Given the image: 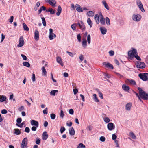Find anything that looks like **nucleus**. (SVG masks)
Masks as SVG:
<instances>
[{
  "instance_id": "34",
  "label": "nucleus",
  "mask_w": 148,
  "mask_h": 148,
  "mask_svg": "<svg viewBox=\"0 0 148 148\" xmlns=\"http://www.w3.org/2000/svg\"><path fill=\"white\" fill-rule=\"evenodd\" d=\"M85 146L82 143L79 144L77 147V148H85Z\"/></svg>"
},
{
  "instance_id": "36",
  "label": "nucleus",
  "mask_w": 148,
  "mask_h": 148,
  "mask_svg": "<svg viewBox=\"0 0 148 148\" xmlns=\"http://www.w3.org/2000/svg\"><path fill=\"white\" fill-rule=\"evenodd\" d=\"M23 64L24 66L28 67H29L30 66V64L27 62H24Z\"/></svg>"
},
{
  "instance_id": "32",
  "label": "nucleus",
  "mask_w": 148,
  "mask_h": 148,
  "mask_svg": "<svg viewBox=\"0 0 148 148\" xmlns=\"http://www.w3.org/2000/svg\"><path fill=\"white\" fill-rule=\"evenodd\" d=\"M23 28L24 29V30H25L27 31L29 30V28L25 23H23Z\"/></svg>"
},
{
  "instance_id": "15",
  "label": "nucleus",
  "mask_w": 148,
  "mask_h": 148,
  "mask_svg": "<svg viewBox=\"0 0 148 148\" xmlns=\"http://www.w3.org/2000/svg\"><path fill=\"white\" fill-rule=\"evenodd\" d=\"M31 123L32 125L36 127H38L39 126V123L38 122L34 120H32L31 121Z\"/></svg>"
},
{
  "instance_id": "49",
  "label": "nucleus",
  "mask_w": 148,
  "mask_h": 148,
  "mask_svg": "<svg viewBox=\"0 0 148 148\" xmlns=\"http://www.w3.org/2000/svg\"><path fill=\"white\" fill-rule=\"evenodd\" d=\"M134 57H135L136 59H137V60H141V58H140L139 56L137 55V54H136V55Z\"/></svg>"
},
{
  "instance_id": "30",
  "label": "nucleus",
  "mask_w": 148,
  "mask_h": 148,
  "mask_svg": "<svg viewBox=\"0 0 148 148\" xmlns=\"http://www.w3.org/2000/svg\"><path fill=\"white\" fill-rule=\"evenodd\" d=\"M86 14L89 17H92L94 15V13L92 11H89L87 12Z\"/></svg>"
},
{
  "instance_id": "7",
  "label": "nucleus",
  "mask_w": 148,
  "mask_h": 148,
  "mask_svg": "<svg viewBox=\"0 0 148 148\" xmlns=\"http://www.w3.org/2000/svg\"><path fill=\"white\" fill-rule=\"evenodd\" d=\"M136 3L138 7L139 8L141 11L143 12H145V10L143 8V5L140 0H137L136 1Z\"/></svg>"
},
{
  "instance_id": "22",
  "label": "nucleus",
  "mask_w": 148,
  "mask_h": 148,
  "mask_svg": "<svg viewBox=\"0 0 148 148\" xmlns=\"http://www.w3.org/2000/svg\"><path fill=\"white\" fill-rule=\"evenodd\" d=\"M62 10V8L60 6H58L57 9V12L56 13V14L57 16H59L60 15L61 12Z\"/></svg>"
},
{
  "instance_id": "4",
  "label": "nucleus",
  "mask_w": 148,
  "mask_h": 148,
  "mask_svg": "<svg viewBox=\"0 0 148 148\" xmlns=\"http://www.w3.org/2000/svg\"><path fill=\"white\" fill-rule=\"evenodd\" d=\"M139 77L144 81L148 80V73H140L139 74Z\"/></svg>"
},
{
  "instance_id": "61",
  "label": "nucleus",
  "mask_w": 148,
  "mask_h": 148,
  "mask_svg": "<svg viewBox=\"0 0 148 148\" xmlns=\"http://www.w3.org/2000/svg\"><path fill=\"white\" fill-rule=\"evenodd\" d=\"M116 136L115 134H113L112 136V140H116Z\"/></svg>"
},
{
  "instance_id": "43",
  "label": "nucleus",
  "mask_w": 148,
  "mask_h": 148,
  "mask_svg": "<svg viewBox=\"0 0 148 148\" xmlns=\"http://www.w3.org/2000/svg\"><path fill=\"white\" fill-rule=\"evenodd\" d=\"M97 91L98 92L99 97L101 98L102 99H103V97L102 93L100 91H99V89H97Z\"/></svg>"
},
{
  "instance_id": "35",
  "label": "nucleus",
  "mask_w": 148,
  "mask_h": 148,
  "mask_svg": "<svg viewBox=\"0 0 148 148\" xmlns=\"http://www.w3.org/2000/svg\"><path fill=\"white\" fill-rule=\"evenodd\" d=\"M93 99L96 102H99V100L97 97V95L96 94H94L93 95Z\"/></svg>"
},
{
  "instance_id": "59",
  "label": "nucleus",
  "mask_w": 148,
  "mask_h": 148,
  "mask_svg": "<svg viewBox=\"0 0 148 148\" xmlns=\"http://www.w3.org/2000/svg\"><path fill=\"white\" fill-rule=\"evenodd\" d=\"M1 113L2 114H5L7 113V111L5 109H3L1 111Z\"/></svg>"
},
{
  "instance_id": "28",
  "label": "nucleus",
  "mask_w": 148,
  "mask_h": 148,
  "mask_svg": "<svg viewBox=\"0 0 148 148\" xmlns=\"http://www.w3.org/2000/svg\"><path fill=\"white\" fill-rule=\"evenodd\" d=\"M69 134L71 135H73L75 134V132L73 127H71L69 129Z\"/></svg>"
},
{
  "instance_id": "16",
  "label": "nucleus",
  "mask_w": 148,
  "mask_h": 148,
  "mask_svg": "<svg viewBox=\"0 0 148 148\" xmlns=\"http://www.w3.org/2000/svg\"><path fill=\"white\" fill-rule=\"evenodd\" d=\"M76 10L79 12H83V10L81 6L78 4H76L75 6Z\"/></svg>"
},
{
  "instance_id": "3",
  "label": "nucleus",
  "mask_w": 148,
  "mask_h": 148,
  "mask_svg": "<svg viewBox=\"0 0 148 148\" xmlns=\"http://www.w3.org/2000/svg\"><path fill=\"white\" fill-rule=\"evenodd\" d=\"M142 18L141 15L137 14H134L132 16V20L135 21H140Z\"/></svg>"
},
{
  "instance_id": "5",
  "label": "nucleus",
  "mask_w": 148,
  "mask_h": 148,
  "mask_svg": "<svg viewBox=\"0 0 148 148\" xmlns=\"http://www.w3.org/2000/svg\"><path fill=\"white\" fill-rule=\"evenodd\" d=\"M136 66L137 68L143 69L145 67V64L143 62L140 61L137 62L136 64Z\"/></svg>"
},
{
  "instance_id": "52",
  "label": "nucleus",
  "mask_w": 148,
  "mask_h": 148,
  "mask_svg": "<svg viewBox=\"0 0 148 148\" xmlns=\"http://www.w3.org/2000/svg\"><path fill=\"white\" fill-rule=\"evenodd\" d=\"M44 114H47L48 113V108H46L43 111Z\"/></svg>"
},
{
  "instance_id": "60",
  "label": "nucleus",
  "mask_w": 148,
  "mask_h": 148,
  "mask_svg": "<svg viewBox=\"0 0 148 148\" xmlns=\"http://www.w3.org/2000/svg\"><path fill=\"white\" fill-rule=\"evenodd\" d=\"M5 37V36L3 35V34H1V42H2L4 40Z\"/></svg>"
},
{
  "instance_id": "39",
  "label": "nucleus",
  "mask_w": 148,
  "mask_h": 148,
  "mask_svg": "<svg viewBox=\"0 0 148 148\" xmlns=\"http://www.w3.org/2000/svg\"><path fill=\"white\" fill-rule=\"evenodd\" d=\"M106 22L107 25H110V21L109 18L108 17H106Z\"/></svg>"
},
{
  "instance_id": "17",
  "label": "nucleus",
  "mask_w": 148,
  "mask_h": 148,
  "mask_svg": "<svg viewBox=\"0 0 148 148\" xmlns=\"http://www.w3.org/2000/svg\"><path fill=\"white\" fill-rule=\"evenodd\" d=\"M100 21L101 23L103 25L105 24V19L101 14H100Z\"/></svg>"
},
{
  "instance_id": "46",
  "label": "nucleus",
  "mask_w": 148,
  "mask_h": 148,
  "mask_svg": "<svg viewBox=\"0 0 148 148\" xmlns=\"http://www.w3.org/2000/svg\"><path fill=\"white\" fill-rule=\"evenodd\" d=\"M56 60L58 63H59L61 62V59L60 57H57L56 58Z\"/></svg>"
},
{
  "instance_id": "12",
  "label": "nucleus",
  "mask_w": 148,
  "mask_h": 148,
  "mask_svg": "<svg viewBox=\"0 0 148 148\" xmlns=\"http://www.w3.org/2000/svg\"><path fill=\"white\" fill-rule=\"evenodd\" d=\"M19 42V44L17 46L18 47H21L23 46L24 45V42L22 36L20 37Z\"/></svg>"
},
{
  "instance_id": "27",
  "label": "nucleus",
  "mask_w": 148,
  "mask_h": 148,
  "mask_svg": "<svg viewBox=\"0 0 148 148\" xmlns=\"http://www.w3.org/2000/svg\"><path fill=\"white\" fill-rule=\"evenodd\" d=\"M46 12H50V13L51 14H54L56 12V10H53L52 8H49L48 10H46Z\"/></svg>"
},
{
  "instance_id": "56",
  "label": "nucleus",
  "mask_w": 148,
  "mask_h": 148,
  "mask_svg": "<svg viewBox=\"0 0 148 148\" xmlns=\"http://www.w3.org/2000/svg\"><path fill=\"white\" fill-rule=\"evenodd\" d=\"M25 131L27 133H29L30 131V129L29 127H25Z\"/></svg>"
},
{
  "instance_id": "29",
  "label": "nucleus",
  "mask_w": 148,
  "mask_h": 148,
  "mask_svg": "<svg viewBox=\"0 0 148 148\" xmlns=\"http://www.w3.org/2000/svg\"><path fill=\"white\" fill-rule=\"evenodd\" d=\"M87 23L89 25L90 28L92 27V26L93 23L90 18H88L87 20Z\"/></svg>"
},
{
  "instance_id": "10",
  "label": "nucleus",
  "mask_w": 148,
  "mask_h": 148,
  "mask_svg": "<svg viewBox=\"0 0 148 148\" xmlns=\"http://www.w3.org/2000/svg\"><path fill=\"white\" fill-rule=\"evenodd\" d=\"M107 127L109 130H113L115 128L114 124L112 123H110L107 125Z\"/></svg>"
},
{
  "instance_id": "58",
  "label": "nucleus",
  "mask_w": 148,
  "mask_h": 148,
  "mask_svg": "<svg viewBox=\"0 0 148 148\" xmlns=\"http://www.w3.org/2000/svg\"><path fill=\"white\" fill-rule=\"evenodd\" d=\"M69 113L70 114H73L74 113L73 110L72 109H70L69 111Z\"/></svg>"
},
{
  "instance_id": "44",
  "label": "nucleus",
  "mask_w": 148,
  "mask_h": 148,
  "mask_svg": "<svg viewBox=\"0 0 148 148\" xmlns=\"http://www.w3.org/2000/svg\"><path fill=\"white\" fill-rule=\"evenodd\" d=\"M77 24H73L71 25V28L74 30H75L76 29Z\"/></svg>"
},
{
  "instance_id": "62",
  "label": "nucleus",
  "mask_w": 148,
  "mask_h": 148,
  "mask_svg": "<svg viewBox=\"0 0 148 148\" xmlns=\"http://www.w3.org/2000/svg\"><path fill=\"white\" fill-rule=\"evenodd\" d=\"M100 140L102 142H104L105 141V138L104 136H101L100 138Z\"/></svg>"
},
{
  "instance_id": "9",
  "label": "nucleus",
  "mask_w": 148,
  "mask_h": 148,
  "mask_svg": "<svg viewBox=\"0 0 148 148\" xmlns=\"http://www.w3.org/2000/svg\"><path fill=\"white\" fill-rule=\"evenodd\" d=\"M49 38L50 40H52L54 36L55 38L56 35L53 32V30L51 29L50 28L49 29Z\"/></svg>"
},
{
  "instance_id": "19",
  "label": "nucleus",
  "mask_w": 148,
  "mask_h": 148,
  "mask_svg": "<svg viewBox=\"0 0 148 148\" xmlns=\"http://www.w3.org/2000/svg\"><path fill=\"white\" fill-rule=\"evenodd\" d=\"M82 44L84 48H86L87 46V41L85 39L82 40Z\"/></svg>"
},
{
  "instance_id": "6",
  "label": "nucleus",
  "mask_w": 148,
  "mask_h": 148,
  "mask_svg": "<svg viewBox=\"0 0 148 148\" xmlns=\"http://www.w3.org/2000/svg\"><path fill=\"white\" fill-rule=\"evenodd\" d=\"M80 28V29L82 31H84L85 30V27L83 22L81 21H79L77 23Z\"/></svg>"
},
{
  "instance_id": "23",
  "label": "nucleus",
  "mask_w": 148,
  "mask_h": 148,
  "mask_svg": "<svg viewBox=\"0 0 148 148\" xmlns=\"http://www.w3.org/2000/svg\"><path fill=\"white\" fill-rule=\"evenodd\" d=\"M48 135L47 134L46 132L45 131L43 132L42 135V138L43 140H46L48 138Z\"/></svg>"
},
{
  "instance_id": "42",
  "label": "nucleus",
  "mask_w": 148,
  "mask_h": 148,
  "mask_svg": "<svg viewBox=\"0 0 148 148\" xmlns=\"http://www.w3.org/2000/svg\"><path fill=\"white\" fill-rule=\"evenodd\" d=\"M87 40L88 44H90L91 42V37L90 34H88L87 37Z\"/></svg>"
},
{
  "instance_id": "50",
  "label": "nucleus",
  "mask_w": 148,
  "mask_h": 148,
  "mask_svg": "<svg viewBox=\"0 0 148 148\" xmlns=\"http://www.w3.org/2000/svg\"><path fill=\"white\" fill-rule=\"evenodd\" d=\"M77 39L79 42H81V36L80 35V34H79L77 35Z\"/></svg>"
},
{
  "instance_id": "54",
  "label": "nucleus",
  "mask_w": 148,
  "mask_h": 148,
  "mask_svg": "<svg viewBox=\"0 0 148 148\" xmlns=\"http://www.w3.org/2000/svg\"><path fill=\"white\" fill-rule=\"evenodd\" d=\"M109 55L111 56H113L114 54V52L112 50H111L109 52Z\"/></svg>"
},
{
  "instance_id": "25",
  "label": "nucleus",
  "mask_w": 148,
  "mask_h": 148,
  "mask_svg": "<svg viewBox=\"0 0 148 148\" xmlns=\"http://www.w3.org/2000/svg\"><path fill=\"white\" fill-rule=\"evenodd\" d=\"M102 3V4L104 5L105 8L107 9L108 10H109V7L108 6V5H107V3L106 2V1L105 0H103Z\"/></svg>"
},
{
  "instance_id": "31",
  "label": "nucleus",
  "mask_w": 148,
  "mask_h": 148,
  "mask_svg": "<svg viewBox=\"0 0 148 148\" xmlns=\"http://www.w3.org/2000/svg\"><path fill=\"white\" fill-rule=\"evenodd\" d=\"M6 97L5 96L0 95V101L1 102L4 101L6 100Z\"/></svg>"
},
{
  "instance_id": "11",
  "label": "nucleus",
  "mask_w": 148,
  "mask_h": 148,
  "mask_svg": "<svg viewBox=\"0 0 148 148\" xmlns=\"http://www.w3.org/2000/svg\"><path fill=\"white\" fill-rule=\"evenodd\" d=\"M45 1L53 6H55V5L56 4V1L55 0H45Z\"/></svg>"
},
{
  "instance_id": "48",
  "label": "nucleus",
  "mask_w": 148,
  "mask_h": 148,
  "mask_svg": "<svg viewBox=\"0 0 148 148\" xmlns=\"http://www.w3.org/2000/svg\"><path fill=\"white\" fill-rule=\"evenodd\" d=\"M66 130V129L65 127H61L60 128V132L61 134H62L63 132L65 131Z\"/></svg>"
},
{
  "instance_id": "13",
  "label": "nucleus",
  "mask_w": 148,
  "mask_h": 148,
  "mask_svg": "<svg viewBox=\"0 0 148 148\" xmlns=\"http://www.w3.org/2000/svg\"><path fill=\"white\" fill-rule=\"evenodd\" d=\"M125 82L127 84H130L132 85H135L136 84V82L133 79H127L126 80Z\"/></svg>"
},
{
  "instance_id": "14",
  "label": "nucleus",
  "mask_w": 148,
  "mask_h": 148,
  "mask_svg": "<svg viewBox=\"0 0 148 148\" xmlns=\"http://www.w3.org/2000/svg\"><path fill=\"white\" fill-rule=\"evenodd\" d=\"M39 38V33L38 31L36 29L34 32V39L36 41H38Z\"/></svg>"
},
{
  "instance_id": "37",
  "label": "nucleus",
  "mask_w": 148,
  "mask_h": 148,
  "mask_svg": "<svg viewBox=\"0 0 148 148\" xmlns=\"http://www.w3.org/2000/svg\"><path fill=\"white\" fill-rule=\"evenodd\" d=\"M15 131L14 133L16 135H19L21 134V132L20 130L18 129H14Z\"/></svg>"
},
{
  "instance_id": "45",
  "label": "nucleus",
  "mask_w": 148,
  "mask_h": 148,
  "mask_svg": "<svg viewBox=\"0 0 148 148\" xmlns=\"http://www.w3.org/2000/svg\"><path fill=\"white\" fill-rule=\"evenodd\" d=\"M56 117V115L54 113H52L50 114V117L51 119L54 120L55 119Z\"/></svg>"
},
{
  "instance_id": "40",
  "label": "nucleus",
  "mask_w": 148,
  "mask_h": 148,
  "mask_svg": "<svg viewBox=\"0 0 148 148\" xmlns=\"http://www.w3.org/2000/svg\"><path fill=\"white\" fill-rule=\"evenodd\" d=\"M42 23H43V25L44 26H46V23L45 19L44 17H41Z\"/></svg>"
},
{
  "instance_id": "2",
  "label": "nucleus",
  "mask_w": 148,
  "mask_h": 148,
  "mask_svg": "<svg viewBox=\"0 0 148 148\" xmlns=\"http://www.w3.org/2000/svg\"><path fill=\"white\" fill-rule=\"evenodd\" d=\"M132 50L129 51L128 52V57L130 59H132L134 57L136 54H137V51L136 49L133 48H132Z\"/></svg>"
},
{
  "instance_id": "8",
  "label": "nucleus",
  "mask_w": 148,
  "mask_h": 148,
  "mask_svg": "<svg viewBox=\"0 0 148 148\" xmlns=\"http://www.w3.org/2000/svg\"><path fill=\"white\" fill-rule=\"evenodd\" d=\"M27 138H24L22 140L21 145V148H24L27 145Z\"/></svg>"
},
{
  "instance_id": "1",
  "label": "nucleus",
  "mask_w": 148,
  "mask_h": 148,
  "mask_svg": "<svg viewBox=\"0 0 148 148\" xmlns=\"http://www.w3.org/2000/svg\"><path fill=\"white\" fill-rule=\"evenodd\" d=\"M138 89L139 90V94L140 95V97L138 98L139 100L141 102H142L141 98L144 100L148 99V94L145 91H143L141 88L138 87Z\"/></svg>"
},
{
  "instance_id": "20",
  "label": "nucleus",
  "mask_w": 148,
  "mask_h": 148,
  "mask_svg": "<svg viewBox=\"0 0 148 148\" xmlns=\"http://www.w3.org/2000/svg\"><path fill=\"white\" fill-rule=\"evenodd\" d=\"M132 106V103H128L125 106L126 110L127 111H130L131 108Z\"/></svg>"
},
{
  "instance_id": "63",
  "label": "nucleus",
  "mask_w": 148,
  "mask_h": 148,
  "mask_svg": "<svg viewBox=\"0 0 148 148\" xmlns=\"http://www.w3.org/2000/svg\"><path fill=\"white\" fill-rule=\"evenodd\" d=\"M66 53L68 54V55L71 57H73L74 56L72 53L69 52L68 51H66Z\"/></svg>"
},
{
  "instance_id": "21",
  "label": "nucleus",
  "mask_w": 148,
  "mask_h": 148,
  "mask_svg": "<svg viewBox=\"0 0 148 148\" xmlns=\"http://www.w3.org/2000/svg\"><path fill=\"white\" fill-rule=\"evenodd\" d=\"M100 29L102 34H105L107 32V29L104 27H100Z\"/></svg>"
},
{
  "instance_id": "26",
  "label": "nucleus",
  "mask_w": 148,
  "mask_h": 148,
  "mask_svg": "<svg viewBox=\"0 0 148 148\" xmlns=\"http://www.w3.org/2000/svg\"><path fill=\"white\" fill-rule=\"evenodd\" d=\"M94 18L96 23L97 24H99L100 22L99 20V15L98 14H96L95 15Z\"/></svg>"
},
{
  "instance_id": "53",
  "label": "nucleus",
  "mask_w": 148,
  "mask_h": 148,
  "mask_svg": "<svg viewBox=\"0 0 148 148\" xmlns=\"http://www.w3.org/2000/svg\"><path fill=\"white\" fill-rule=\"evenodd\" d=\"M64 112L62 110H61L60 113V116L62 118H63L64 116Z\"/></svg>"
},
{
  "instance_id": "41",
  "label": "nucleus",
  "mask_w": 148,
  "mask_h": 148,
  "mask_svg": "<svg viewBox=\"0 0 148 148\" xmlns=\"http://www.w3.org/2000/svg\"><path fill=\"white\" fill-rule=\"evenodd\" d=\"M42 75L45 76L47 74V71L44 67L42 68Z\"/></svg>"
},
{
  "instance_id": "51",
  "label": "nucleus",
  "mask_w": 148,
  "mask_h": 148,
  "mask_svg": "<svg viewBox=\"0 0 148 148\" xmlns=\"http://www.w3.org/2000/svg\"><path fill=\"white\" fill-rule=\"evenodd\" d=\"M25 123L24 122H23L21 123L19 125L17 124H16V125L20 127L21 128L22 127L23 125H24Z\"/></svg>"
},
{
  "instance_id": "24",
  "label": "nucleus",
  "mask_w": 148,
  "mask_h": 148,
  "mask_svg": "<svg viewBox=\"0 0 148 148\" xmlns=\"http://www.w3.org/2000/svg\"><path fill=\"white\" fill-rule=\"evenodd\" d=\"M122 88L123 90L125 91H128L130 89V88L129 86H126L125 84L123 85Z\"/></svg>"
},
{
  "instance_id": "55",
  "label": "nucleus",
  "mask_w": 148,
  "mask_h": 148,
  "mask_svg": "<svg viewBox=\"0 0 148 148\" xmlns=\"http://www.w3.org/2000/svg\"><path fill=\"white\" fill-rule=\"evenodd\" d=\"M21 121H22V119H21V118H18L17 119V120H16V122H17V123H18V124L20 123L21 122Z\"/></svg>"
},
{
  "instance_id": "64",
  "label": "nucleus",
  "mask_w": 148,
  "mask_h": 148,
  "mask_svg": "<svg viewBox=\"0 0 148 148\" xmlns=\"http://www.w3.org/2000/svg\"><path fill=\"white\" fill-rule=\"evenodd\" d=\"M21 56L22 57L23 60H27V58L25 56L23 55V54H21Z\"/></svg>"
},
{
  "instance_id": "33",
  "label": "nucleus",
  "mask_w": 148,
  "mask_h": 148,
  "mask_svg": "<svg viewBox=\"0 0 148 148\" xmlns=\"http://www.w3.org/2000/svg\"><path fill=\"white\" fill-rule=\"evenodd\" d=\"M58 92V90H53L51 91L50 92V95H52L55 96L56 95V93Z\"/></svg>"
},
{
  "instance_id": "38",
  "label": "nucleus",
  "mask_w": 148,
  "mask_h": 148,
  "mask_svg": "<svg viewBox=\"0 0 148 148\" xmlns=\"http://www.w3.org/2000/svg\"><path fill=\"white\" fill-rule=\"evenodd\" d=\"M130 135L132 139H136V136L132 132H130Z\"/></svg>"
},
{
  "instance_id": "57",
  "label": "nucleus",
  "mask_w": 148,
  "mask_h": 148,
  "mask_svg": "<svg viewBox=\"0 0 148 148\" xmlns=\"http://www.w3.org/2000/svg\"><path fill=\"white\" fill-rule=\"evenodd\" d=\"M32 80L33 82H34L35 81V75L34 73H33L32 75Z\"/></svg>"
},
{
  "instance_id": "47",
  "label": "nucleus",
  "mask_w": 148,
  "mask_h": 148,
  "mask_svg": "<svg viewBox=\"0 0 148 148\" xmlns=\"http://www.w3.org/2000/svg\"><path fill=\"white\" fill-rule=\"evenodd\" d=\"M104 121L107 123L109 122L110 121V120L108 117H106L104 119Z\"/></svg>"
},
{
  "instance_id": "18",
  "label": "nucleus",
  "mask_w": 148,
  "mask_h": 148,
  "mask_svg": "<svg viewBox=\"0 0 148 148\" xmlns=\"http://www.w3.org/2000/svg\"><path fill=\"white\" fill-rule=\"evenodd\" d=\"M103 64L105 65L107 67L110 68L111 69H113L114 68L113 65L109 63H106V62H104L103 63Z\"/></svg>"
}]
</instances>
